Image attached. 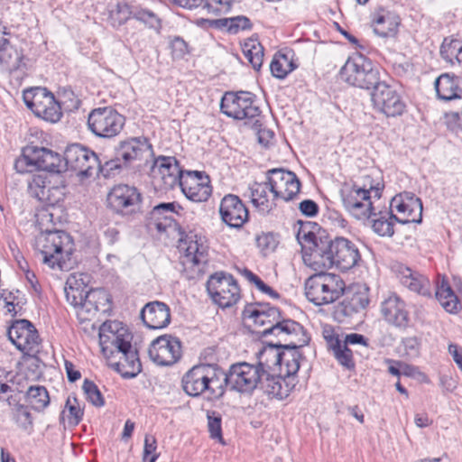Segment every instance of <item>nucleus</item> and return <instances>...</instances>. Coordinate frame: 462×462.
I'll list each match as a JSON object with an SVG mask.
<instances>
[{
	"label": "nucleus",
	"instance_id": "e2e57ef3",
	"mask_svg": "<svg viewBox=\"0 0 462 462\" xmlns=\"http://www.w3.org/2000/svg\"><path fill=\"white\" fill-rule=\"evenodd\" d=\"M12 51L8 40L0 35V63H9Z\"/></svg>",
	"mask_w": 462,
	"mask_h": 462
},
{
	"label": "nucleus",
	"instance_id": "5fc2aeb1",
	"mask_svg": "<svg viewBox=\"0 0 462 462\" xmlns=\"http://www.w3.org/2000/svg\"><path fill=\"white\" fill-rule=\"evenodd\" d=\"M257 246L261 249V251L267 254L272 253L277 247L279 241L277 236L273 233H263L258 236L256 238Z\"/></svg>",
	"mask_w": 462,
	"mask_h": 462
},
{
	"label": "nucleus",
	"instance_id": "603ef678",
	"mask_svg": "<svg viewBox=\"0 0 462 462\" xmlns=\"http://www.w3.org/2000/svg\"><path fill=\"white\" fill-rule=\"evenodd\" d=\"M207 418L210 438L223 443L220 414L217 411H208Z\"/></svg>",
	"mask_w": 462,
	"mask_h": 462
},
{
	"label": "nucleus",
	"instance_id": "c756f323",
	"mask_svg": "<svg viewBox=\"0 0 462 462\" xmlns=\"http://www.w3.org/2000/svg\"><path fill=\"white\" fill-rule=\"evenodd\" d=\"M381 313L383 319L396 327H406L409 321V313L404 301L395 293L389 295L381 303Z\"/></svg>",
	"mask_w": 462,
	"mask_h": 462
},
{
	"label": "nucleus",
	"instance_id": "ea45409f",
	"mask_svg": "<svg viewBox=\"0 0 462 462\" xmlns=\"http://www.w3.org/2000/svg\"><path fill=\"white\" fill-rule=\"evenodd\" d=\"M207 22L211 27L226 30L229 33H237L240 31H245L252 27L250 20L244 15L207 20Z\"/></svg>",
	"mask_w": 462,
	"mask_h": 462
},
{
	"label": "nucleus",
	"instance_id": "20e7f679",
	"mask_svg": "<svg viewBox=\"0 0 462 462\" xmlns=\"http://www.w3.org/2000/svg\"><path fill=\"white\" fill-rule=\"evenodd\" d=\"M181 385L189 396L219 399L224 395V371L216 365H194L182 376Z\"/></svg>",
	"mask_w": 462,
	"mask_h": 462
},
{
	"label": "nucleus",
	"instance_id": "dca6fc26",
	"mask_svg": "<svg viewBox=\"0 0 462 462\" xmlns=\"http://www.w3.org/2000/svg\"><path fill=\"white\" fill-rule=\"evenodd\" d=\"M20 164L33 166L40 171L60 173L64 171L63 159L59 153L44 147L27 146L23 150V158L18 160L15 167Z\"/></svg>",
	"mask_w": 462,
	"mask_h": 462
},
{
	"label": "nucleus",
	"instance_id": "1a4fd4ad",
	"mask_svg": "<svg viewBox=\"0 0 462 462\" xmlns=\"http://www.w3.org/2000/svg\"><path fill=\"white\" fill-rule=\"evenodd\" d=\"M26 106L39 118L56 123L61 116V107L54 95L45 88H31L23 93Z\"/></svg>",
	"mask_w": 462,
	"mask_h": 462
},
{
	"label": "nucleus",
	"instance_id": "cd10ccee",
	"mask_svg": "<svg viewBox=\"0 0 462 462\" xmlns=\"http://www.w3.org/2000/svg\"><path fill=\"white\" fill-rule=\"evenodd\" d=\"M180 210H182V207L175 202L158 204L150 212V225L160 233L175 230V216L180 215Z\"/></svg>",
	"mask_w": 462,
	"mask_h": 462
},
{
	"label": "nucleus",
	"instance_id": "864d4df0",
	"mask_svg": "<svg viewBox=\"0 0 462 462\" xmlns=\"http://www.w3.org/2000/svg\"><path fill=\"white\" fill-rule=\"evenodd\" d=\"M82 389L87 399L95 406L101 407L104 405V399L97 386L89 380H85Z\"/></svg>",
	"mask_w": 462,
	"mask_h": 462
},
{
	"label": "nucleus",
	"instance_id": "de8ad7c7",
	"mask_svg": "<svg viewBox=\"0 0 462 462\" xmlns=\"http://www.w3.org/2000/svg\"><path fill=\"white\" fill-rule=\"evenodd\" d=\"M132 14L129 5L124 2L110 5L108 10V22L113 27L125 23Z\"/></svg>",
	"mask_w": 462,
	"mask_h": 462
},
{
	"label": "nucleus",
	"instance_id": "393cba45",
	"mask_svg": "<svg viewBox=\"0 0 462 462\" xmlns=\"http://www.w3.org/2000/svg\"><path fill=\"white\" fill-rule=\"evenodd\" d=\"M117 159H122L124 165L143 160L152 155V145L145 137H131L120 141L115 148Z\"/></svg>",
	"mask_w": 462,
	"mask_h": 462
},
{
	"label": "nucleus",
	"instance_id": "b1692460",
	"mask_svg": "<svg viewBox=\"0 0 462 462\" xmlns=\"http://www.w3.org/2000/svg\"><path fill=\"white\" fill-rule=\"evenodd\" d=\"M179 186L186 198L194 202L207 201L212 193L209 177L201 171H185Z\"/></svg>",
	"mask_w": 462,
	"mask_h": 462
},
{
	"label": "nucleus",
	"instance_id": "473e14b6",
	"mask_svg": "<svg viewBox=\"0 0 462 462\" xmlns=\"http://www.w3.org/2000/svg\"><path fill=\"white\" fill-rule=\"evenodd\" d=\"M88 276L85 273H71L67 278L64 292L67 301L80 310L88 290Z\"/></svg>",
	"mask_w": 462,
	"mask_h": 462
},
{
	"label": "nucleus",
	"instance_id": "ddd939ff",
	"mask_svg": "<svg viewBox=\"0 0 462 462\" xmlns=\"http://www.w3.org/2000/svg\"><path fill=\"white\" fill-rule=\"evenodd\" d=\"M207 291L212 300L220 308H229L240 299V289L232 275L216 273L207 282Z\"/></svg>",
	"mask_w": 462,
	"mask_h": 462
},
{
	"label": "nucleus",
	"instance_id": "f3484780",
	"mask_svg": "<svg viewBox=\"0 0 462 462\" xmlns=\"http://www.w3.org/2000/svg\"><path fill=\"white\" fill-rule=\"evenodd\" d=\"M344 299L335 307L334 315L339 322L352 319L356 314L365 310L369 304L368 288L356 284L344 291Z\"/></svg>",
	"mask_w": 462,
	"mask_h": 462
},
{
	"label": "nucleus",
	"instance_id": "39448f33",
	"mask_svg": "<svg viewBox=\"0 0 462 462\" xmlns=\"http://www.w3.org/2000/svg\"><path fill=\"white\" fill-rule=\"evenodd\" d=\"M35 247L42 254V262L51 268H69L68 261L74 251V245L68 233L60 230L42 233L35 240Z\"/></svg>",
	"mask_w": 462,
	"mask_h": 462
},
{
	"label": "nucleus",
	"instance_id": "4468645a",
	"mask_svg": "<svg viewBox=\"0 0 462 462\" xmlns=\"http://www.w3.org/2000/svg\"><path fill=\"white\" fill-rule=\"evenodd\" d=\"M125 119L112 107H99L88 115V126L98 137L111 138L117 135L125 125Z\"/></svg>",
	"mask_w": 462,
	"mask_h": 462
},
{
	"label": "nucleus",
	"instance_id": "8fccbe9b",
	"mask_svg": "<svg viewBox=\"0 0 462 462\" xmlns=\"http://www.w3.org/2000/svg\"><path fill=\"white\" fill-rule=\"evenodd\" d=\"M62 413L63 416L68 418L69 424L78 425L82 419L83 409L81 408L79 402L76 397L69 396Z\"/></svg>",
	"mask_w": 462,
	"mask_h": 462
},
{
	"label": "nucleus",
	"instance_id": "58836bf2",
	"mask_svg": "<svg viewBox=\"0 0 462 462\" xmlns=\"http://www.w3.org/2000/svg\"><path fill=\"white\" fill-rule=\"evenodd\" d=\"M182 250L185 251L187 262L195 265L204 264L208 262L207 247L199 244L193 236H188L180 245Z\"/></svg>",
	"mask_w": 462,
	"mask_h": 462
},
{
	"label": "nucleus",
	"instance_id": "338daca9",
	"mask_svg": "<svg viewBox=\"0 0 462 462\" xmlns=\"http://www.w3.org/2000/svg\"><path fill=\"white\" fill-rule=\"evenodd\" d=\"M64 365L69 382L74 383L81 377L80 372L75 369L71 362L66 360Z\"/></svg>",
	"mask_w": 462,
	"mask_h": 462
},
{
	"label": "nucleus",
	"instance_id": "4be33fe9",
	"mask_svg": "<svg viewBox=\"0 0 462 462\" xmlns=\"http://www.w3.org/2000/svg\"><path fill=\"white\" fill-rule=\"evenodd\" d=\"M270 191L274 197L286 201L292 199L300 189V182L296 174L283 169H273L268 171Z\"/></svg>",
	"mask_w": 462,
	"mask_h": 462
},
{
	"label": "nucleus",
	"instance_id": "a18cd8bd",
	"mask_svg": "<svg viewBox=\"0 0 462 462\" xmlns=\"http://www.w3.org/2000/svg\"><path fill=\"white\" fill-rule=\"evenodd\" d=\"M26 401L35 411H42L50 403V396L44 386H30L26 392Z\"/></svg>",
	"mask_w": 462,
	"mask_h": 462
},
{
	"label": "nucleus",
	"instance_id": "e433bc0d",
	"mask_svg": "<svg viewBox=\"0 0 462 462\" xmlns=\"http://www.w3.org/2000/svg\"><path fill=\"white\" fill-rule=\"evenodd\" d=\"M324 338L327 341L328 346L333 351L337 360L344 366L350 368L354 366L352 359L353 350L346 348L343 344V339H340L338 335H336L332 330H324Z\"/></svg>",
	"mask_w": 462,
	"mask_h": 462
},
{
	"label": "nucleus",
	"instance_id": "bf43d9fd",
	"mask_svg": "<svg viewBox=\"0 0 462 462\" xmlns=\"http://www.w3.org/2000/svg\"><path fill=\"white\" fill-rule=\"evenodd\" d=\"M171 48L174 59H180L188 52L187 43L178 37L171 42Z\"/></svg>",
	"mask_w": 462,
	"mask_h": 462
},
{
	"label": "nucleus",
	"instance_id": "4c0bfd02",
	"mask_svg": "<svg viewBox=\"0 0 462 462\" xmlns=\"http://www.w3.org/2000/svg\"><path fill=\"white\" fill-rule=\"evenodd\" d=\"M460 79L448 74H442L435 80L438 97L443 100L460 99Z\"/></svg>",
	"mask_w": 462,
	"mask_h": 462
},
{
	"label": "nucleus",
	"instance_id": "a878e982",
	"mask_svg": "<svg viewBox=\"0 0 462 462\" xmlns=\"http://www.w3.org/2000/svg\"><path fill=\"white\" fill-rule=\"evenodd\" d=\"M184 173L174 157H160L152 167L153 179L161 181L164 189H172L179 185Z\"/></svg>",
	"mask_w": 462,
	"mask_h": 462
},
{
	"label": "nucleus",
	"instance_id": "6e6d98bb",
	"mask_svg": "<svg viewBox=\"0 0 462 462\" xmlns=\"http://www.w3.org/2000/svg\"><path fill=\"white\" fill-rule=\"evenodd\" d=\"M14 420L17 425L23 430H28L32 425V418L28 408L23 404H19L14 411Z\"/></svg>",
	"mask_w": 462,
	"mask_h": 462
},
{
	"label": "nucleus",
	"instance_id": "f8f14e48",
	"mask_svg": "<svg viewBox=\"0 0 462 462\" xmlns=\"http://www.w3.org/2000/svg\"><path fill=\"white\" fill-rule=\"evenodd\" d=\"M63 163L64 171L71 170L85 177L98 175L101 169V162L97 154L78 143L70 144L66 148Z\"/></svg>",
	"mask_w": 462,
	"mask_h": 462
},
{
	"label": "nucleus",
	"instance_id": "9b49d317",
	"mask_svg": "<svg viewBox=\"0 0 462 462\" xmlns=\"http://www.w3.org/2000/svg\"><path fill=\"white\" fill-rule=\"evenodd\" d=\"M265 370L249 363H237L232 365L228 373L224 371V388L228 385L232 390L239 393H252L261 382Z\"/></svg>",
	"mask_w": 462,
	"mask_h": 462
},
{
	"label": "nucleus",
	"instance_id": "aec40b11",
	"mask_svg": "<svg viewBox=\"0 0 462 462\" xmlns=\"http://www.w3.org/2000/svg\"><path fill=\"white\" fill-rule=\"evenodd\" d=\"M148 354L155 364L171 365L181 356L180 341L171 335L161 336L151 343Z\"/></svg>",
	"mask_w": 462,
	"mask_h": 462
},
{
	"label": "nucleus",
	"instance_id": "a211bd4d",
	"mask_svg": "<svg viewBox=\"0 0 462 462\" xmlns=\"http://www.w3.org/2000/svg\"><path fill=\"white\" fill-rule=\"evenodd\" d=\"M7 334L10 341L20 351L27 355L38 353L41 340L37 329L30 321L26 319L14 321Z\"/></svg>",
	"mask_w": 462,
	"mask_h": 462
},
{
	"label": "nucleus",
	"instance_id": "c03bdc74",
	"mask_svg": "<svg viewBox=\"0 0 462 462\" xmlns=\"http://www.w3.org/2000/svg\"><path fill=\"white\" fill-rule=\"evenodd\" d=\"M294 69L291 53H276L270 64L271 72L277 79H284Z\"/></svg>",
	"mask_w": 462,
	"mask_h": 462
},
{
	"label": "nucleus",
	"instance_id": "7ed1b4c3",
	"mask_svg": "<svg viewBox=\"0 0 462 462\" xmlns=\"http://www.w3.org/2000/svg\"><path fill=\"white\" fill-rule=\"evenodd\" d=\"M244 316L252 319L255 325L263 327V330L258 331L263 336L269 334L281 336L285 341H287V337H296L295 340H291V346L293 347L303 346L309 342L303 327L291 319L280 320V311L275 307L269 305L248 306L244 310Z\"/></svg>",
	"mask_w": 462,
	"mask_h": 462
},
{
	"label": "nucleus",
	"instance_id": "37998d69",
	"mask_svg": "<svg viewBox=\"0 0 462 462\" xmlns=\"http://www.w3.org/2000/svg\"><path fill=\"white\" fill-rule=\"evenodd\" d=\"M441 57L451 65L462 63V40L445 38L440 47Z\"/></svg>",
	"mask_w": 462,
	"mask_h": 462
},
{
	"label": "nucleus",
	"instance_id": "69168bd1",
	"mask_svg": "<svg viewBox=\"0 0 462 462\" xmlns=\"http://www.w3.org/2000/svg\"><path fill=\"white\" fill-rule=\"evenodd\" d=\"M254 284L256 288L264 294L269 295L273 299H278L279 293L273 290L270 286L264 283L259 277L255 280Z\"/></svg>",
	"mask_w": 462,
	"mask_h": 462
},
{
	"label": "nucleus",
	"instance_id": "4d7b16f0",
	"mask_svg": "<svg viewBox=\"0 0 462 462\" xmlns=\"http://www.w3.org/2000/svg\"><path fill=\"white\" fill-rule=\"evenodd\" d=\"M156 450V439L152 435H146L144 439L143 460L147 462H155L157 455L153 454Z\"/></svg>",
	"mask_w": 462,
	"mask_h": 462
},
{
	"label": "nucleus",
	"instance_id": "f03ea898",
	"mask_svg": "<svg viewBox=\"0 0 462 462\" xmlns=\"http://www.w3.org/2000/svg\"><path fill=\"white\" fill-rule=\"evenodd\" d=\"M116 321L105 322L99 329V345L110 367L124 378H134L142 371L132 336Z\"/></svg>",
	"mask_w": 462,
	"mask_h": 462
},
{
	"label": "nucleus",
	"instance_id": "423d86ee",
	"mask_svg": "<svg viewBox=\"0 0 462 462\" xmlns=\"http://www.w3.org/2000/svg\"><path fill=\"white\" fill-rule=\"evenodd\" d=\"M295 338L287 337L289 342L284 345L269 344L264 346L259 353V362L255 366H261L263 370L274 369L278 366L279 371L284 370L282 374L295 375L300 369L301 358V354L299 352L301 346H291V340Z\"/></svg>",
	"mask_w": 462,
	"mask_h": 462
},
{
	"label": "nucleus",
	"instance_id": "9d476101",
	"mask_svg": "<svg viewBox=\"0 0 462 462\" xmlns=\"http://www.w3.org/2000/svg\"><path fill=\"white\" fill-rule=\"evenodd\" d=\"M380 189L370 187L369 189L358 186H345L341 189V198L346 209L356 219L367 220L375 216L372 202L371 192L374 197H380Z\"/></svg>",
	"mask_w": 462,
	"mask_h": 462
},
{
	"label": "nucleus",
	"instance_id": "f704fd0d",
	"mask_svg": "<svg viewBox=\"0 0 462 462\" xmlns=\"http://www.w3.org/2000/svg\"><path fill=\"white\" fill-rule=\"evenodd\" d=\"M27 183L28 193L31 197L51 205L59 201V198L55 197V193H60V190L59 188L48 186L44 174L33 175L27 180Z\"/></svg>",
	"mask_w": 462,
	"mask_h": 462
},
{
	"label": "nucleus",
	"instance_id": "bb28decb",
	"mask_svg": "<svg viewBox=\"0 0 462 462\" xmlns=\"http://www.w3.org/2000/svg\"><path fill=\"white\" fill-rule=\"evenodd\" d=\"M219 213L223 222L234 228L241 227L248 219V210L236 195L225 196L219 207Z\"/></svg>",
	"mask_w": 462,
	"mask_h": 462
},
{
	"label": "nucleus",
	"instance_id": "c9c22d12",
	"mask_svg": "<svg viewBox=\"0 0 462 462\" xmlns=\"http://www.w3.org/2000/svg\"><path fill=\"white\" fill-rule=\"evenodd\" d=\"M400 18L393 13L380 10L373 18L374 32L380 37H393L397 33Z\"/></svg>",
	"mask_w": 462,
	"mask_h": 462
},
{
	"label": "nucleus",
	"instance_id": "49530a36",
	"mask_svg": "<svg viewBox=\"0 0 462 462\" xmlns=\"http://www.w3.org/2000/svg\"><path fill=\"white\" fill-rule=\"evenodd\" d=\"M243 52L253 68L259 70L263 60V48L259 42L248 39L243 46Z\"/></svg>",
	"mask_w": 462,
	"mask_h": 462
},
{
	"label": "nucleus",
	"instance_id": "3c124183",
	"mask_svg": "<svg viewBox=\"0 0 462 462\" xmlns=\"http://www.w3.org/2000/svg\"><path fill=\"white\" fill-rule=\"evenodd\" d=\"M233 4V0H203L202 8L208 14L222 15L226 14Z\"/></svg>",
	"mask_w": 462,
	"mask_h": 462
},
{
	"label": "nucleus",
	"instance_id": "2f4dec72",
	"mask_svg": "<svg viewBox=\"0 0 462 462\" xmlns=\"http://www.w3.org/2000/svg\"><path fill=\"white\" fill-rule=\"evenodd\" d=\"M141 319L151 329L163 328L171 321L170 308L161 301L147 303L141 311Z\"/></svg>",
	"mask_w": 462,
	"mask_h": 462
},
{
	"label": "nucleus",
	"instance_id": "13d9d810",
	"mask_svg": "<svg viewBox=\"0 0 462 462\" xmlns=\"http://www.w3.org/2000/svg\"><path fill=\"white\" fill-rule=\"evenodd\" d=\"M343 344L345 345L346 348H349L348 346L366 348L367 339L361 334L351 333L344 337Z\"/></svg>",
	"mask_w": 462,
	"mask_h": 462
},
{
	"label": "nucleus",
	"instance_id": "2eb2a0df",
	"mask_svg": "<svg viewBox=\"0 0 462 462\" xmlns=\"http://www.w3.org/2000/svg\"><path fill=\"white\" fill-rule=\"evenodd\" d=\"M221 112L234 119H254L260 116L261 110L254 104V95L250 92L226 93L220 103Z\"/></svg>",
	"mask_w": 462,
	"mask_h": 462
},
{
	"label": "nucleus",
	"instance_id": "09e8293b",
	"mask_svg": "<svg viewBox=\"0 0 462 462\" xmlns=\"http://www.w3.org/2000/svg\"><path fill=\"white\" fill-rule=\"evenodd\" d=\"M394 215L386 213L373 220V230L381 236H392L394 234Z\"/></svg>",
	"mask_w": 462,
	"mask_h": 462
},
{
	"label": "nucleus",
	"instance_id": "774afa93",
	"mask_svg": "<svg viewBox=\"0 0 462 462\" xmlns=\"http://www.w3.org/2000/svg\"><path fill=\"white\" fill-rule=\"evenodd\" d=\"M177 5H180L184 8H196L199 6L202 7L203 0H168Z\"/></svg>",
	"mask_w": 462,
	"mask_h": 462
},
{
	"label": "nucleus",
	"instance_id": "6e6552de",
	"mask_svg": "<svg viewBox=\"0 0 462 462\" xmlns=\"http://www.w3.org/2000/svg\"><path fill=\"white\" fill-rule=\"evenodd\" d=\"M340 78L347 84L369 89L380 81L378 69L362 54L350 56L340 69Z\"/></svg>",
	"mask_w": 462,
	"mask_h": 462
},
{
	"label": "nucleus",
	"instance_id": "a19ab883",
	"mask_svg": "<svg viewBox=\"0 0 462 462\" xmlns=\"http://www.w3.org/2000/svg\"><path fill=\"white\" fill-rule=\"evenodd\" d=\"M435 295L446 311L457 312L459 301L447 281L443 279L440 283H438Z\"/></svg>",
	"mask_w": 462,
	"mask_h": 462
},
{
	"label": "nucleus",
	"instance_id": "6ab92c4d",
	"mask_svg": "<svg viewBox=\"0 0 462 462\" xmlns=\"http://www.w3.org/2000/svg\"><path fill=\"white\" fill-rule=\"evenodd\" d=\"M391 211L396 212L394 219L402 224L420 223L422 219V202L410 192L396 195L391 201Z\"/></svg>",
	"mask_w": 462,
	"mask_h": 462
},
{
	"label": "nucleus",
	"instance_id": "5701e85b",
	"mask_svg": "<svg viewBox=\"0 0 462 462\" xmlns=\"http://www.w3.org/2000/svg\"><path fill=\"white\" fill-rule=\"evenodd\" d=\"M107 202L117 213L130 215L140 209L141 194L134 187L119 184L108 193Z\"/></svg>",
	"mask_w": 462,
	"mask_h": 462
},
{
	"label": "nucleus",
	"instance_id": "052dcab7",
	"mask_svg": "<svg viewBox=\"0 0 462 462\" xmlns=\"http://www.w3.org/2000/svg\"><path fill=\"white\" fill-rule=\"evenodd\" d=\"M402 344L406 354L409 356H416L419 354L420 340L416 337H408L403 338Z\"/></svg>",
	"mask_w": 462,
	"mask_h": 462
},
{
	"label": "nucleus",
	"instance_id": "7c9ffc66",
	"mask_svg": "<svg viewBox=\"0 0 462 462\" xmlns=\"http://www.w3.org/2000/svg\"><path fill=\"white\" fill-rule=\"evenodd\" d=\"M110 310V298L103 289L88 290L78 314L83 319H89L97 312L106 313Z\"/></svg>",
	"mask_w": 462,
	"mask_h": 462
},
{
	"label": "nucleus",
	"instance_id": "79ce46f5",
	"mask_svg": "<svg viewBox=\"0 0 462 462\" xmlns=\"http://www.w3.org/2000/svg\"><path fill=\"white\" fill-rule=\"evenodd\" d=\"M270 186L267 183H254L251 188V199L255 208L263 214L269 213L273 208V203L268 199Z\"/></svg>",
	"mask_w": 462,
	"mask_h": 462
},
{
	"label": "nucleus",
	"instance_id": "680f3d73",
	"mask_svg": "<svg viewBox=\"0 0 462 462\" xmlns=\"http://www.w3.org/2000/svg\"><path fill=\"white\" fill-rule=\"evenodd\" d=\"M299 209L306 217H311L318 214L319 207L315 201L305 199L299 204Z\"/></svg>",
	"mask_w": 462,
	"mask_h": 462
},
{
	"label": "nucleus",
	"instance_id": "c85d7f7f",
	"mask_svg": "<svg viewBox=\"0 0 462 462\" xmlns=\"http://www.w3.org/2000/svg\"><path fill=\"white\" fill-rule=\"evenodd\" d=\"M284 370L279 371V375H271L266 370L265 374L262 376L259 387L268 395L284 399L289 396L291 390L296 385L294 375L282 374Z\"/></svg>",
	"mask_w": 462,
	"mask_h": 462
},
{
	"label": "nucleus",
	"instance_id": "0e129e2a",
	"mask_svg": "<svg viewBox=\"0 0 462 462\" xmlns=\"http://www.w3.org/2000/svg\"><path fill=\"white\" fill-rule=\"evenodd\" d=\"M115 155L116 156V153ZM122 164H124L122 159H117L116 157L113 160L106 162L104 165L101 164L99 172H102L105 176H106L110 173L111 171L122 167Z\"/></svg>",
	"mask_w": 462,
	"mask_h": 462
},
{
	"label": "nucleus",
	"instance_id": "412c9836",
	"mask_svg": "<svg viewBox=\"0 0 462 462\" xmlns=\"http://www.w3.org/2000/svg\"><path fill=\"white\" fill-rule=\"evenodd\" d=\"M372 102L378 111L386 116H396L402 114L405 105L400 95L384 82H378L371 95Z\"/></svg>",
	"mask_w": 462,
	"mask_h": 462
},
{
	"label": "nucleus",
	"instance_id": "0eeeda50",
	"mask_svg": "<svg viewBox=\"0 0 462 462\" xmlns=\"http://www.w3.org/2000/svg\"><path fill=\"white\" fill-rule=\"evenodd\" d=\"M344 281L337 274L319 272L311 275L305 282L307 299L317 306L336 301L343 295Z\"/></svg>",
	"mask_w": 462,
	"mask_h": 462
},
{
	"label": "nucleus",
	"instance_id": "f257e3e1",
	"mask_svg": "<svg viewBox=\"0 0 462 462\" xmlns=\"http://www.w3.org/2000/svg\"><path fill=\"white\" fill-rule=\"evenodd\" d=\"M297 240L301 245L304 263L314 270L337 266L342 271H346L356 265L360 260L356 245L344 237L330 240L327 236H317L301 227L298 232Z\"/></svg>",
	"mask_w": 462,
	"mask_h": 462
},
{
	"label": "nucleus",
	"instance_id": "72a5a7b5",
	"mask_svg": "<svg viewBox=\"0 0 462 462\" xmlns=\"http://www.w3.org/2000/svg\"><path fill=\"white\" fill-rule=\"evenodd\" d=\"M396 274L401 283L410 291L422 296H430V282L424 275L404 265L397 266Z\"/></svg>",
	"mask_w": 462,
	"mask_h": 462
}]
</instances>
